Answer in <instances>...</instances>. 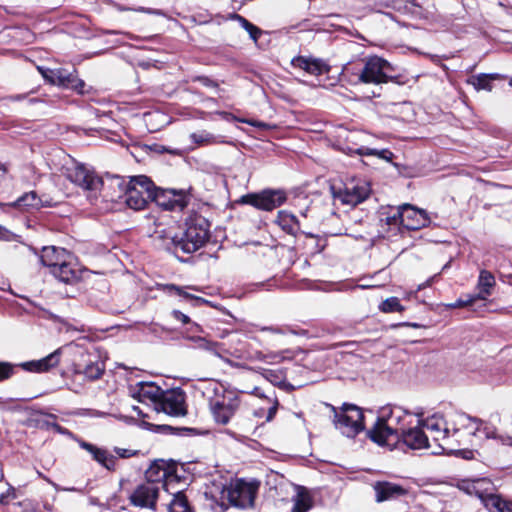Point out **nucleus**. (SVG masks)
I'll return each mask as SVG.
<instances>
[{
	"mask_svg": "<svg viewBox=\"0 0 512 512\" xmlns=\"http://www.w3.org/2000/svg\"><path fill=\"white\" fill-rule=\"evenodd\" d=\"M119 186L124 190V202L133 210L144 209L150 201H155L167 210H182L186 206L181 195H178V198L165 201L166 192L157 191L146 176L134 177L128 183H119Z\"/></svg>",
	"mask_w": 512,
	"mask_h": 512,
	"instance_id": "f257e3e1",
	"label": "nucleus"
},
{
	"mask_svg": "<svg viewBox=\"0 0 512 512\" xmlns=\"http://www.w3.org/2000/svg\"><path fill=\"white\" fill-rule=\"evenodd\" d=\"M509 419L491 417L488 421L470 417L466 414L459 415L457 424L468 429L471 435L483 434L487 439L497 440L502 445L512 446V433L507 429Z\"/></svg>",
	"mask_w": 512,
	"mask_h": 512,
	"instance_id": "f03ea898",
	"label": "nucleus"
},
{
	"mask_svg": "<svg viewBox=\"0 0 512 512\" xmlns=\"http://www.w3.org/2000/svg\"><path fill=\"white\" fill-rule=\"evenodd\" d=\"M419 424L429 432L432 441L437 444L438 450L434 451V454L453 453L456 451V447L462 444L460 429L453 428L451 430L440 414L420 419Z\"/></svg>",
	"mask_w": 512,
	"mask_h": 512,
	"instance_id": "7ed1b4c3",
	"label": "nucleus"
},
{
	"mask_svg": "<svg viewBox=\"0 0 512 512\" xmlns=\"http://www.w3.org/2000/svg\"><path fill=\"white\" fill-rule=\"evenodd\" d=\"M407 415L400 408L391 410L388 416L383 414L368 430L367 436L378 445L393 447L400 441V433L405 429L402 422Z\"/></svg>",
	"mask_w": 512,
	"mask_h": 512,
	"instance_id": "20e7f679",
	"label": "nucleus"
},
{
	"mask_svg": "<svg viewBox=\"0 0 512 512\" xmlns=\"http://www.w3.org/2000/svg\"><path fill=\"white\" fill-rule=\"evenodd\" d=\"M333 423L347 437H354L364 430L363 411L353 404L344 403L340 408L331 406Z\"/></svg>",
	"mask_w": 512,
	"mask_h": 512,
	"instance_id": "39448f33",
	"label": "nucleus"
},
{
	"mask_svg": "<svg viewBox=\"0 0 512 512\" xmlns=\"http://www.w3.org/2000/svg\"><path fill=\"white\" fill-rule=\"evenodd\" d=\"M186 230L179 237V250L193 253L200 249L209 239V224L204 217L191 218L186 223Z\"/></svg>",
	"mask_w": 512,
	"mask_h": 512,
	"instance_id": "423d86ee",
	"label": "nucleus"
},
{
	"mask_svg": "<svg viewBox=\"0 0 512 512\" xmlns=\"http://www.w3.org/2000/svg\"><path fill=\"white\" fill-rule=\"evenodd\" d=\"M363 61L364 66L357 74L358 82L379 85L391 80L393 68L388 61L378 56H370Z\"/></svg>",
	"mask_w": 512,
	"mask_h": 512,
	"instance_id": "0eeeda50",
	"label": "nucleus"
},
{
	"mask_svg": "<svg viewBox=\"0 0 512 512\" xmlns=\"http://www.w3.org/2000/svg\"><path fill=\"white\" fill-rule=\"evenodd\" d=\"M330 190L334 200L342 204L356 206L366 200L371 192L370 185L365 180L352 179L346 182L343 187L331 185Z\"/></svg>",
	"mask_w": 512,
	"mask_h": 512,
	"instance_id": "6e6552de",
	"label": "nucleus"
},
{
	"mask_svg": "<svg viewBox=\"0 0 512 512\" xmlns=\"http://www.w3.org/2000/svg\"><path fill=\"white\" fill-rule=\"evenodd\" d=\"M240 406L239 397L232 391H222L209 401L210 411L216 423L226 425Z\"/></svg>",
	"mask_w": 512,
	"mask_h": 512,
	"instance_id": "1a4fd4ad",
	"label": "nucleus"
},
{
	"mask_svg": "<svg viewBox=\"0 0 512 512\" xmlns=\"http://www.w3.org/2000/svg\"><path fill=\"white\" fill-rule=\"evenodd\" d=\"M390 224L399 223L408 230H418L429 225L427 212L411 204L405 203L398 207L397 213L388 218Z\"/></svg>",
	"mask_w": 512,
	"mask_h": 512,
	"instance_id": "9d476101",
	"label": "nucleus"
},
{
	"mask_svg": "<svg viewBox=\"0 0 512 512\" xmlns=\"http://www.w3.org/2000/svg\"><path fill=\"white\" fill-rule=\"evenodd\" d=\"M62 173L69 181L85 190H96L102 184L92 170L74 160L63 165Z\"/></svg>",
	"mask_w": 512,
	"mask_h": 512,
	"instance_id": "9b49d317",
	"label": "nucleus"
},
{
	"mask_svg": "<svg viewBox=\"0 0 512 512\" xmlns=\"http://www.w3.org/2000/svg\"><path fill=\"white\" fill-rule=\"evenodd\" d=\"M38 70L48 83L71 88L79 93H83L85 83L77 77L75 71H67L63 68L49 69L43 67H38Z\"/></svg>",
	"mask_w": 512,
	"mask_h": 512,
	"instance_id": "f8f14e48",
	"label": "nucleus"
},
{
	"mask_svg": "<svg viewBox=\"0 0 512 512\" xmlns=\"http://www.w3.org/2000/svg\"><path fill=\"white\" fill-rule=\"evenodd\" d=\"M154 411L174 417L186 415L184 393L179 390L163 391L159 401L155 403Z\"/></svg>",
	"mask_w": 512,
	"mask_h": 512,
	"instance_id": "ddd939ff",
	"label": "nucleus"
},
{
	"mask_svg": "<svg viewBox=\"0 0 512 512\" xmlns=\"http://www.w3.org/2000/svg\"><path fill=\"white\" fill-rule=\"evenodd\" d=\"M286 200V195L281 190H264L259 194H247L242 197V202L250 204L257 209L271 211Z\"/></svg>",
	"mask_w": 512,
	"mask_h": 512,
	"instance_id": "4468645a",
	"label": "nucleus"
},
{
	"mask_svg": "<svg viewBox=\"0 0 512 512\" xmlns=\"http://www.w3.org/2000/svg\"><path fill=\"white\" fill-rule=\"evenodd\" d=\"M258 486L243 480L236 481L228 490L229 501L241 508L251 507L254 503Z\"/></svg>",
	"mask_w": 512,
	"mask_h": 512,
	"instance_id": "2eb2a0df",
	"label": "nucleus"
},
{
	"mask_svg": "<svg viewBox=\"0 0 512 512\" xmlns=\"http://www.w3.org/2000/svg\"><path fill=\"white\" fill-rule=\"evenodd\" d=\"M159 487L154 481L140 484L129 496L132 505L154 509L158 498Z\"/></svg>",
	"mask_w": 512,
	"mask_h": 512,
	"instance_id": "dca6fc26",
	"label": "nucleus"
},
{
	"mask_svg": "<svg viewBox=\"0 0 512 512\" xmlns=\"http://www.w3.org/2000/svg\"><path fill=\"white\" fill-rule=\"evenodd\" d=\"M154 243L162 249L179 251V237L175 233V227H163L158 225L154 233L152 234Z\"/></svg>",
	"mask_w": 512,
	"mask_h": 512,
	"instance_id": "f3484780",
	"label": "nucleus"
},
{
	"mask_svg": "<svg viewBox=\"0 0 512 512\" xmlns=\"http://www.w3.org/2000/svg\"><path fill=\"white\" fill-rule=\"evenodd\" d=\"M400 440L411 449H423L430 447L429 438L424 431V428L418 423L417 426L404 429L400 433Z\"/></svg>",
	"mask_w": 512,
	"mask_h": 512,
	"instance_id": "a211bd4d",
	"label": "nucleus"
},
{
	"mask_svg": "<svg viewBox=\"0 0 512 512\" xmlns=\"http://www.w3.org/2000/svg\"><path fill=\"white\" fill-rule=\"evenodd\" d=\"M291 64L294 67L303 69L307 73L315 76L329 71L328 65L321 59L317 58L298 56L292 59Z\"/></svg>",
	"mask_w": 512,
	"mask_h": 512,
	"instance_id": "6ab92c4d",
	"label": "nucleus"
},
{
	"mask_svg": "<svg viewBox=\"0 0 512 512\" xmlns=\"http://www.w3.org/2000/svg\"><path fill=\"white\" fill-rule=\"evenodd\" d=\"M377 502L396 499L406 495L407 490L402 486L390 482H377L374 485Z\"/></svg>",
	"mask_w": 512,
	"mask_h": 512,
	"instance_id": "aec40b11",
	"label": "nucleus"
},
{
	"mask_svg": "<svg viewBox=\"0 0 512 512\" xmlns=\"http://www.w3.org/2000/svg\"><path fill=\"white\" fill-rule=\"evenodd\" d=\"M65 258H72L71 254L64 248L55 246L43 247L40 256L41 263L49 267L51 271L57 268Z\"/></svg>",
	"mask_w": 512,
	"mask_h": 512,
	"instance_id": "412c9836",
	"label": "nucleus"
},
{
	"mask_svg": "<svg viewBox=\"0 0 512 512\" xmlns=\"http://www.w3.org/2000/svg\"><path fill=\"white\" fill-rule=\"evenodd\" d=\"M495 284L496 281L493 274L487 270H481L477 282L478 293L473 295V297L477 302L486 301L492 294Z\"/></svg>",
	"mask_w": 512,
	"mask_h": 512,
	"instance_id": "4be33fe9",
	"label": "nucleus"
},
{
	"mask_svg": "<svg viewBox=\"0 0 512 512\" xmlns=\"http://www.w3.org/2000/svg\"><path fill=\"white\" fill-rule=\"evenodd\" d=\"M60 354L61 350L57 349L42 359L24 363L23 367L31 372H46L59 364Z\"/></svg>",
	"mask_w": 512,
	"mask_h": 512,
	"instance_id": "5701e85b",
	"label": "nucleus"
},
{
	"mask_svg": "<svg viewBox=\"0 0 512 512\" xmlns=\"http://www.w3.org/2000/svg\"><path fill=\"white\" fill-rule=\"evenodd\" d=\"M80 446L88 451L93 459L100 463L108 470H113L115 468L116 457L110 454L107 450L96 447L93 444L82 441Z\"/></svg>",
	"mask_w": 512,
	"mask_h": 512,
	"instance_id": "b1692460",
	"label": "nucleus"
},
{
	"mask_svg": "<svg viewBox=\"0 0 512 512\" xmlns=\"http://www.w3.org/2000/svg\"><path fill=\"white\" fill-rule=\"evenodd\" d=\"M163 391L152 382H140L137 384V389L134 391L133 396L138 398L140 402L149 400L155 406L159 401Z\"/></svg>",
	"mask_w": 512,
	"mask_h": 512,
	"instance_id": "393cba45",
	"label": "nucleus"
},
{
	"mask_svg": "<svg viewBox=\"0 0 512 512\" xmlns=\"http://www.w3.org/2000/svg\"><path fill=\"white\" fill-rule=\"evenodd\" d=\"M460 489L469 495L477 496L482 501L484 495H486L488 491H492L493 487L489 480L476 479L472 481H464L460 485Z\"/></svg>",
	"mask_w": 512,
	"mask_h": 512,
	"instance_id": "a878e982",
	"label": "nucleus"
},
{
	"mask_svg": "<svg viewBox=\"0 0 512 512\" xmlns=\"http://www.w3.org/2000/svg\"><path fill=\"white\" fill-rule=\"evenodd\" d=\"M15 205L19 208L28 209H39L41 207H48L53 205V201L47 197H40L35 192L31 191L20 197Z\"/></svg>",
	"mask_w": 512,
	"mask_h": 512,
	"instance_id": "bb28decb",
	"label": "nucleus"
},
{
	"mask_svg": "<svg viewBox=\"0 0 512 512\" xmlns=\"http://www.w3.org/2000/svg\"><path fill=\"white\" fill-rule=\"evenodd\" d=\"M482 503L489 512H512V502L492 493V491H488L484 495Z\"/></svg>",
	"mask_w": 512,
	"mask_h": 512,
	"instance_id": "cd10ccee",
	"label": "nucleus"
},
{
	"mask_svg": "<svg viewBox=\"0 0 512 512\" xmlns=\"http://www.w3.org/2000/svg\"><path fill=\"white\" fill-rule=\"evenodd\" d=\"M51 273L64 283H73L78 279V270L72 266L71 258H65Z\"/></svg>",
	"mask_w": 512,
	"mask_h": 512,
	"instance_id": "c85d7f7f",
	"label": "nucleus"
},
{
	"mask_svg": "<svg viewBox=\"0 0 512 512\" xmlns=\"http://www.w3.org/2000/svg\"><path fill=\"white\" fill-rule=\"evenodd\" d=\"M74 372L79 375H83L90 381L97 380L101 377L104 372V367L96 362H90L85 366L76 364Z\"/></svg>",
	"mask_w": 512,
	"mask_h": 512,
	"instance_id": "c756f323",
	"label": "nucleus"
},
{
	"mask_svg": "<svg viewBox=\"0 0 512 512\" xmlns=\"http://www.w3.org/2000/svg\"><path fill=\"white\" fill-rule=\"evenodd\" d=\"M190 139L197 146H208L226 143V141L222 140L220 137L205 130L192 133L190 135Z\"/></svg>",
	"mask_w": 512,
	"mask_h": 512,
	"instance_id": "7c9ffc66",
	"label": "nucleus"
},
{
	"mask_svg": "<svg viewBox=\"0 0 512 512\" xmlns=\"http://www.w3.org/2000/svg\"><path fill=\"white\" fill-rule=\"evenodd\" d=\"M278 225L288 234L294 235L298 230V221L296 217L286 211H279L277 215Z\"/></svg>",
	"mask_w": 512,
	"mask_h": 512,
	"instance_id": "2f4dec72",
	"label": "nucleus"
},
{
	"mask_svg": "<svg viewBox=\"0 0 512 512\" xmlns=\"http://www.w3.org/2000/svg\"><path fill=\"white\" fill-rule=\"evenodd\" d=\"M312 498L304 489L299 490L294 498V506L291 512H307L311 509Z\"/></svg>",
	"mask_w": 512,
	"mask_h": 512,
	"instance_id": "473e14b6",
	"label": "nucleus"
},
{
	"mask_svg": "<svg viewBox=\"0 0 512 512\" xmlns=\"http://www.w3.org/2000/svg\"><path fill=\"white\" fill-rule=\"evenodd\" d=\"M496 79V75L493 74H479L476 76H472L468 83L473 85L476 90H487L491 91L492 85L491 81Z\"/></svg>",
	"mask_w": 512,
	"mask_h": 512,
	"instance_id": "72a5a7b5",
	"label": "nucleus"
},
{
	"mask_svg": "<svg viewBox=\"0 0 512 512\" xmlns=\"http://www.w3.org/2000/svg\"><path fill=\"white\" fill-rule=\"evenodd\" d=\"M169 512H192L183 492H177L169 505Z\"/></svg>",
	"mask_w": 512,
	"mask_h": 512,
	"instance_id": "f704fd0d",
	"label": "nucleus"
},
{
	"mask_svg": "<svg viewBox=\"0 0 512 512\" xmlns=\"http://www.w3.org/2000/svg\"><path fill=\"white\" fill-rule=\"evenodd\" d=\"M232 19L234 21H236L240 27L244 28L249 33L250 37L254 41H257L258 37L261 34V30L258 27H256L255 25L250 23L247 19H245L244 17H242L238 14H234Z\"/></svg>",
	"mask_w": 512,
	"mask_h": 512,
	"instance_id": "c9c22d12",
	"label": "nucleus"
},
{
	"mask_svg": "<svg viewBox=\"0 0 512 512\" xmlns=\"http://www.w3.org/2000/svg\"><path fill=\"white\" fill-rule=\"evenodd\" d=\"M379 309L383 313L402 312L404 307L400 304L397 297H389L382 301L379 305Z\"/></svg>",
	"mask_w": 512,
	"mask_h": 512,
	"instance_id": "e433bc0d",
	"label": "nucleus"
},
{
	"mask_svg": "<svg viewBox=\"0 0 512 512\" xmlns=\"http://www.w3.org/2000/svg\"><path fill=\"white\" fill-rule=\"evenodd\" d=\"M188 325H189V328L187 329L188 333L196 334V333H199L202 331L201 326L195 322H192L191 320ZM187 338L189 340L197 343L199 347L206 348V349L209 347V342L205 338H202L200 336H195V335L187 336Z\"/></svg>",
	"mask_w": 512,
	"mask_h": 512,
	"instance_id": "4c0bfd02",
	"label": "nucleus"
},
{
	"mask_svg": "<svg viewBox=\"0 0 512 512\" xmlns=\"http://www.w3.org/2000/svg\"><path fill=\"white\" fill-rule=\"evenodd\" d=\"M356 153L359 155H375V156H377L381 159H384L386 161H391L394 156V154L390 150H387V149L376 150V149H370L367 147H360V148L356 149Z\"/></svg>",
	"mask_w": 512,
	"mask_h": 512,
	"instance_id": "58836bf2",
	"label": "nucleus"
},
{
	"mask_svg": "<svg viewBox=\"0 0 512 512\" xmlns=\"http://www.w3.org/2000/svg\"><path fill=\"white\" fill-rule=\"evenodd\" d=\"M477 303L476 299L473 295H467L465 299H458L454 303L448 304L447 307L450 309L462 308V307H472Z\"/></svg>",
	"mask_w": 512,
	"mask_h": 512,
	"instance_id": "ea45409f",
	"label": "nucleus"
},
{
	"mask_svg": "<svg viewBox=\"0 0 512 512\" xmlns=\"http://www.w3.org/2000/svg\"><path fill=\"white\" fill-rule=\"evenodd\" d=\"M268 401L271 404V406L268 408V412L266 415V421L270 422L276 415L279 403L276 398H274V399L268 398Z\"/></svg>",
	"mask_w": 512,
	"mask_h": 512,
	"instance_id": "a19ab883",
	"label": "nucleus"
},
{
	"mask_svg": "<svg viewBox=\"0 0 512 512\" xmlns=\"http://www.w3.org/2000/svg\"><path fill=\"white\" fill-rule=\"evenodd\" d=\"M12 366L8 363H0V381L8 379L12 375Z\"/></svg>",
	"mask_w": 512,
	"mask_h": 512,
	"instance_id": "79ce46f5",
	"label": "nucleus"
},
{
	"mask_svg": "<svg viewBox=\"0 0 512 512\" xmlns=\"http://www.w3.org/2000/svg\"><path fill=\"white\" fill-rule=\"evenodd\" d=\"M171 315L173 316V318L177 321H180L181 323H183L184 325L186 324H189L190 323V318L189 316H187L186 314L182 313L181 311L179 310H173Z\"/></svg>",
	"mask_w": 512,
	"mask_h": 512,
	"instance_id": "37998d69",
	"label": "nucleus"
},
{
	"mask_svg": "<svg viewBox=\"0 0 512 512\" xmlns=\"http://www.w3.org/2000/svg\"><path fill=\"white\" fill-rule=\"evenodd\" d=\"M13 498H15L14 491L9 489L7 492L2 493L0 495V504L6 505L9 503L10 499H13Z\"/></svg>",
	"mask_w": 512,
	"mask_h": 512,
	"instance_id": "c03bdc74",
	"label": "nucleus"
},
{
	"mask_svg": "<svg viewBox=\"0 0 512 512\" xmlns=\"http://www.w3.org/2000/svg\"><path fill=\"white\" fill-rule=\"evenodd\" d=\"M197 80L206 87H216L217 84L208 77H198Z\"/></svg>",
	"mask_w": 512,
	"mask_h": 512,
	"instance_id": "a18cd8bd",
	"label": "nucleus"
},
{
	"mask_svg": "<svg viewBox=\"0 0 512 512\" xmlns=\"http://www.w3.org/2000/svg\"><path fill=\"white\" fill-rule=\"evenodd\" d=\"M170 290H173L175 293H177L178 295L180 296H183L184 298H192V296L190 294H188L187 292H184L182 290V288L178 287V286H175V285H171L168 287Z\"/></svg>",
	"mask_w": 512,
	"mask_h": 512,
	"instance_id": "49530a36",
	"label": "nucleus"
},
{
	"mask_svg": "<svg viewBox=\"0 0 512 512\" xmlns=\"http://www.w3.org/2000/svg\"><path fill=\"white\" fill-rule=\"evenodd\" d=\"M240 121L243 123H247L251 126L259 127V128H267L268 127L267 124L260 122V121H256V120H240Z\"/></svg>",
	"mask_w": 512,
	"mask_h": 512,
	"instance_id": "de8ad7c7",
	"label": "nucleus"
},
{
	"mask_svg": "<svg viewBox=\"0 0 512 512\" xmlns=\"http://www.w3.org/2000/svg\"><path fill=\"white\" fill-rule=\"evenodd\" d=\"M261 331H267V332H271V333H275V334H284V331L279 328V327H274V326H265V327H261L260 329Z\"/></svg>",
	"mask_w": 512,
	"mask_h": 512,
	"instance_id": "09e8293b",
	"label": "nucleus"
},
{
	"mask_svg": "<svg viewBox=\"0 0 512 512\" xmlns=\"http://www.w3.org/2000/svg\"><path fill=\"white\" fill-rule=\"evenodd\" d=\"M435 277H436V275H434V276H432L431 278H429L426 282H424V283L420 284V285L417 287L416 292H418V291H420V290H422V289H424V288H426V287L431 286V284H432V282L434 281Z\"/></svg>",
	"mask_w": 512,
	"mask_h": 512,
	"instance_id": "8fccbe9b",
	"label": "nucleus"
},
{
	"mask_svg": "<svg viewBox=\"0 0 512 512\" xmlns=\"http://www.w3.org/2000/svg\"><path fill=\"white\" fill-rule=\"evenodd\" d=\"M398 326H406V327H413V328H421V327H423L422 325H420L418 323H408V322L400 323V324H398Z\"/></svg>",
	"mask_w": 512,
	"mask_h": 512,
	"instance_id": "3c124183",
	"label": "nucleus"
},
{
	"mask_svg": "<svg viewBox=\"0 0 512 512\" xmlns=\"http://www.w3.org/2000/svg\"><path fill=\"white\" fill-rule=\"evenodd\" d=\"M117 453L122 458L129 456V454L127 453V450H124V449H117Z\"/></svg>",
	"mask_w": 512,
	"mask_h": 512,
	"instance_id": "603ef678",
	"label": "nucleus"
},
{
	"mask_svg": "<svg viewBox=\"0 0 512 512\" xmlns=\"http://www.w3.org/2000/svg\"><path fill=\"white\" fill-rule=\"evenodd\" d=\"M6 173V168L3 164L0 163V177H2Z\"/></svg>",
	"mask_w": 512,
	"mask_h": 512,
	"instance_id": "864d4df0",
	"label": "nucleus"
},
{
	"mask_svg": "<svg viewBox=\"0 0 512 512\" xmlns=\"http://www.w3.org/2000/svg\"><path fill=\"white\" fill-rule=\"evenodd\" d=\"M359 287H361V288H371V287H374V285L361 284V285H359Z\"/></svg>",
	"mask_w": 512,
	"mask_h": 512,
	"instance_id": "5fc2aeb1",
	"label": "nucleus"
},
{
	"mask_svg": "<svg viewBox=\"0 0 512 512\" xmlns=\"http://www.w3.org/2000/svg\"><path fill=\"white\" fill-rule=\"evenodd\" d=\"M416 293H417L416 291L415 292H411V293L408 294V297H411L412 294H416Z\"/></svg>",
	"mask_w": 512,
	"mask_h": 512,
	"instance_id": "6e6d98bb",
	"label": "nucleus"
},
{
	"mask_svg": "<svg viewBox=\"0 0 512 512\" xmlns=\"http://www.w3.org/2000/svg\"><path fill=\"white\" fill-rule=\"evenodd\" d=\"M168 193L173 194V196L176 197V195L172 191H169Z\"/></svg>",
	"mask_w": 512,
	"mask_h": 512,
	"instance_id": "4d7b16f0",
	"label": "nucleus"
},
{
	"mask_svg": "<svg viewBox=\"0 0 512 512\" xmlns=\"http://www.w3.org/2000/svg\"><path fill=\"white\" fill-rule=\"evenodd\" d=\"M510 85L512 86V79L510 80Z\"/></svg>",
	"mask_w": 512,
	"mask_h": 512,
	"instance_id": "13d9d810",
	"label": "nucleus"
}]
</instances>
